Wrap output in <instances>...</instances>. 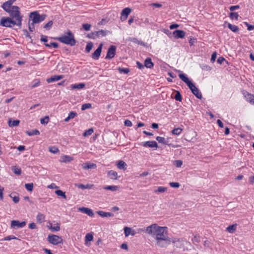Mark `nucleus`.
<instances>
[{
	"label": "nucleus",
	"instance_id": "13d9d810",
	"mask_svg": "<svg viewBox=\"0 0 254 254\" xmlns=\"http://www.w3.org/2000/svg\"><path fill=\"white\" fill-rule=\"evenodd\" d=\"M93 47V45L92 43H90L87 44L86 46V50L87 52H89L92 49Z\"/></svg>",
	"mask_w": 254,
	"mask_h": 254
},
{
	"label": "nucleus",
	"instance_id": "774afa93",
	"mask_svg": "<svg viewBox=\"0 0 254 254\" xmlns=\"http://www.w3.org/2000/svg\"><path fill=\"white\" fill-rule=\"evenodd\" d=\"M225 61V59L224 58H223V57H219L218 59H217V63H219V64H222L223 62Z\"/></svg>",
	"mask_w": 254,
	"mask_h": 254
},
{
	"label": "nucleus",
	"instance_id": "c9c22d12",
	"mask_svg": "<svg viewBox=\"0 0 254 254\" xmlns=\"http://www.w3.org/2000/svg\"><path fill=\"white\" fill-rule=\"evenodd\" d=\"M26 133L29 136H33V135H39L40 132L37 129H34V130H32L30 131H27Z\"/></svg>",
	"mask_w": 254,
	"mask_h": 254
},
{
	"label": "nucleus",
	"instance_id": "f03ea898",
	"mask_svg": "<svg viewBox=\"0 0 254 254\" xmlns=\"http://www.w3.org/2000/svg\"><path fill=\"white\" fill-rule=\"evenodd\" d=\"M176 71L180 73L179 76L180 78L184 81L189 87L191 92L198 99L202 98V94L199 89L189 80L187 76L182 73L180 70H176Z\"/></svg>",
	"mask_w": 254,
	"mask_h": 254
},
{
	"label": "nucleus",
	"instance_id": "7c9ffc66",
	"mask_svg": "<svg viewBox=\"0 0 254 254\" xmlns=\"http://www.w3.org/2000/svg\"><path fill=\"white\" fill-rule=\"evenodd\" d=\"M19 120H14L11 121V120H9L8 121V125L10 127H14L18 126L19 124Z\"/></svg>",
	"mask_w": 254,
	"mask_h": 254
},
{
	"label": "nucleus",
	"instance_id": "39448f33",
	"mask_svg": "<svg viewBox=\"0 0 254 254\" xmlns=\"http://www.w3.org/2000/svg\"><path fill=\"white\" fill-rule=\"evenodd\" d=\"M9 13L11 18L15 19L16 21L20 20L21 22L22 17L20 15L19 8L17 6H12L9 8L8 10H4Z\"/></svg>",
	"mask_w": 254,
	"mask_h": 254
},
{
	"label": "nucleus",
	"instance_id": "393cba45",
	"mask_svg": "<svg viewBox=\"0 0 254 254\" xmlns=\"http://www.w3.org/2000/svg\"><path fill=\"white\" fill-rule=\"evenodd\" d=\"M85 84L84 83H81L79 84H71L70 85V88L72 89H80L84 88Z\"/></svg>",
	"mask_w": 254,
	"mask_h": 254
},
{
	"label": "nucleus",
	"instance_id": "603ef678",
	"mask_svg": "<svg viewBox=\"0 0 254 254\" xmlns=\"http://www.w3.org/2000/svg\"><path fill=\"white\" fill-rule=\"evenodd\" d=\"M91 25L89 24H83L82 25V27H83V28L85 30V31H89L90 30V28H91Z\"/></svg>",
	"mask_w": 254,
	"mask_h": 254
},
{
	"label": "nucleus",
	"instance_id": "6e6d98bb",
	"mask_svg": "<svg viewBox=\"0 0 254 254\" xmlns=\"http://www.w3.org/2000/svg\"><path fill=\"white\" fill-rule=\"evenodd\" d=\"M96 35L97 36H104L106 35V32L103 30H100L96 32Z\"/></svg>",
	"mask_w": 254,
	"mask_h": 254
},
{
	"label": "nucleus",
	"instance_id": "f704fd0d",
	"mask_svg": "<svg viewBox=\"0 0 254 254\" xmlns=\"http://www.w3.org/2000/svg\"><path fill=\"white\" fill-rule=\"evenodd\" d=\"M228 27L230 29H231L233 32H237L239 30L238 26L235 25H232L230 23H228Z\"/></svg>",
	"mask_w": 254,
	"mask_h": 254
},
{
	"label": "nucleus",
	"instance_id": "9d476101",
	"mask_svg": "<svg viewBox=\"0 0 254 254\" xmlns=\"http://www.w3.org/2000/svg\"><path fill=\"white\" fill-rule=\"evenodd\" d=\"M243 95L246 100L250 104L254 105V95L247 92H244Z\"/></svg>",
	"mask_w": 254,
	"mask_h": 254
},
{
	"label": "nucleus",
	"instance_id": "a211bd4d",
	"mask_svg": "<svg viewBox=\"0 0 254 254\" xmlns=\"http://www.w3.org/2000/svg\"><path fill=\"white\" fill-rule=\"evenodd\" d=\"M173 34L177 39L183 38L186 35V33L183 30H176L173 32Z\"/></svg>",
	"mask_w": 254,
	"mask_h": 254
},
{
	"label": "nucleus",
	"instance_id": "0eeeda50",
	"mask_svg": "<svg viewBox=\"0 0 254 254\" xmlns=\"http://www.w3.org/2000/svg\"><path fill=\"white\" fill-rule=\"evenodd\" d=\"M47 240L50 243L54 245H57L63 243V240L61 237L56 235H49Z\"/></svg>",
	"mask_w": 254,
	"mask_h": 254
},
{
	"label": "nucleus",
	"instance_id": "6e6552de",
	"mask_svg": "<svg viewBox=\"0 0 254 254\" xmlns=\"http://www.w3.org/2000/svg\"><path fill=\"white\" fill-rule=\"evenodd\" d=\"M26 224L25 221L20 222L18 220H12L11 222V227L14 229L22 228L26 225Z\"/></svg>",
	"mask_w": 254,
	"mask_h": 254
},
{
	"label": "nucleus",
	"instance_id": "423d86ee",
	"mask_svg": "<svg viewBox=\"0 0 254 254\" xmlns=\"http://www.w3.org/2000/svg\"><path fill=\"white\" fill-rule=\"evenodd\" d=\"M30 20H31L33 24L38 23L43 21L45 17V15H39L37 11H34L30 13Z\"/></svg>",
	"mask_w": 254,
	"mask_h": 254
},
{
	"label": "nucleus",
	"instance_id": "6ab92c4d",
	"mask_svg": "<svg viewBox=\"0 0 254 254\" xmlns=\"http://www.w3.org/2000/svg\"><path fill=\"white\" fill-rule=\"evenodd\" d=\"M73 160V157L70 156L66 155H62L61 156L60 161L61 162L66 163V162H70L71 161H72Z\"/></svg>",
	"mask_w": 254,
	"mask_h": 254
},
{
	"label": "nucleus",
	"instance_id": "ddd939ff",
	"mask_svg": "<svg viewBox=\"0 0 254 254\" xmlns=\"http://www.w3.org/2000/svg\"><path fill=\"white\" fill-rule=\"evenodd\" d=\"M47 227L52 232H58L60 230V225L58 223H56L53 225L52 223L49 222Z\"/></svg>",
	"mask_w": 254,
	"mask_h": 254
},
{
	"label": "nucleus",
	"instance_id": "8fccbe9b",
	"mask_svg": "<svg viewBox=\"0 0 254 254\" xmlns=\"http://www.w3.org/2000/svg\"><path fill=\"white\" fill-rule=\"evenodd\" d=\"M169 185L173 188H178L180 186L179 183L177 182H171L169 183Z\"/></svg>",
	"mask_w": 254,
	"mask_h": 254
},
{
	"label": "nucleus",
	"instance_id": "f8f14e48",
	"mask_svg": "<svg viewBox=\"0 0 254 254\" xmlns=\"http://www.w3.org/2000/svg\"><path fill=\"white\" fill-rule=\"evenodd\" d=\"M103 46V44L101 43L98 47V48L96 49V50L94 52V53L92 54V57L93 59L95 60H98L100 56L101 51H102V48Z\"/></svg>",
	"mask_w": 254,
	"mask_h": 254
},
{
	"label": "nucleus",
	"instance_id": "2f4dec72",
	"mask_svg": "<svg viewBox=\"0 0 254 254\" xmlns=\"http://www.w3.org/2000/svg\"><path fill=\"white\" fill-rule=\"evenodd\" d=\"M167 190V188H166V187H158L156 190H154V192L155 193H157V192H161V193H163V192H165V191H166Z\"/></svg>",
	"mask_w": 254,
	"mask_h": 254
},
{
	"label": "nucleus",
	"instance_id": "4468645a",
	"mask_svg": "<svg viewBox=\"0 0 254 254\" xmlns=\"http://www.w3.org/2000/svg\"><path fill=\"white\" fill-rule=\"evenodd\" d=\"M78 211L81 212L83 213L86 214L89 216L93 217L94 215V213L93 211L88 208L86 207H79L78 208Z\"/></svg>",
	"mask_w": 254,
	"mask_h": 254
},
{
	"label": "nucleus",
	"instance_id": "72a5a7b5",
	"mask_svg": "<svg viewBox=\"0 0 254 254\" xmlns=\"http://www.w3.org/2000/svg\"><path fill=\"white\" fill-rule=\"evenodd\" d=\"M12 170L15 174L17 175H20L21 173V169L17 166L12 167Z\"/></svg>",
	"mask_w": 254,
	"mask_h": 254
},
{
	"label": "nucleus",
	"instance_id": "052dcab7",
	"mask_svg": "<svg viewBox=\"0 0 254 254\" xmlns=\"http://www.w3.org/2000/svg\"><path fill=\"white\" fill-rule=\"evenodd\" d=\"M52 25H53L52 21H50L49 22H48L45 25L44 27V28L49 29L51 27Z\"/></svg>",
	"mask_w": 254,
	"mask_h": 254
},
{
	"label": "nucleus",
	"instance_id": "e433bc0d",
	"mask_svg": "<svg viewBox=\"0 0 254 254\" xmlns=\"http://www.w3.org/2000/svg\"><path fill=\"white\" fill-rule=\"evenodd\" d=\"M182 130L183 129L180 127L176 128L172 130V133L174 135H178L181 134Z\"/></svg>",
	"mask_w": 254,
	"mask_h": 254
},
{
	"label": "nucleus",
	"instance_id": "b1692460",
	"mask_svg": "<svg viewBox=\"0 0 254 254\" xmlns=\"http://www.w3.org/2000/svg\"><path fill=\"white\" fill-rule=\"evenodd\" d=\"M97 214L103 217H109L113 216V214L110 212H106L103 211H99L97 212Z\"/></svg>",
	"mask_w": 254,
	"mask_h": 254
},
{
	"label": "nucleus",
	"instance_id": "bf43d9fd",
	"mask_svg": "<svg viewBox=\"0 0 254 254\" xmlns=\"http://www.w3.org/2000/svg\"><path fill=\"white\" fill-rule=\"evenodd\" d=\"M175 99L177 100V101H181L182 100V97H181V95L180 94V93L179 92H177L175 96Z\"/></svg>",
	"mask_w": 254,
	"mask_h": 254
},
{
	"label": "nucleus",
	"instance_id": "c03bdc74",
	"mask_svg": "<svg viewBox=\"0 0 254 254\" xmlns=\"http://www.w3.org/2000/svg\"><path fill=\"white\" fill-rule=\"evenodd\" d=\"M49 118L48 116H46L44 118L41 119L40 123L42 125H46L48 123Z\"/></svg>",
	"mask_w": 254,
	"mask_h": 254
},
{
	"label": "nucleus",
	"instance_id": "5701e85b",
	"mask_svg": "<svg viewBox=\"0 0 254 254\" xmlns=\"http://www.w3.org/2000/svg\"><path fill=\"white\" fill-rule=\"evenodd\" d=\"M14 1H12L11 0H9L7 1L4 2L2 5V8L4 10H8L9 8L11 7L12 6L11 5L14 2Z\"/></svg>",
	"mask_w": 254,
	"mask_h": 254
},
{
	"label": "nucleus",
	"instance_id": "4d7b16f0",
	"mask_svg": "<svg viewBox=\"0 0 254 254\" xmlns=\"http://www.w3.org/2000/svg\"><path fill=\"white\" fill-rule=\"evenodd\" d=\"M13 239H17V238L13 236H9L6 237H5L2 240V241H10V240H13Z\"/></svg>",
	"mask_w": 254,
	"mask_h": 254
},
{
	"label": "nucleus",
	"instance_id": "f257e3e1",
	"mask_svg": "<svg viewBox=\"0 0 254 254\" xmlns=\"http://www.w3.org/2000/svg\"><path fill=\"white\" fill-rule=\"evenodd\" d=\"M143 231L153 237L155 240L156 245L160 248H165L170 244L171 240L168 237V229L166 227L159 226L154 223L145 229H138V232Z\"/></svg>",
	"mask_w": 254,
	"mask_h": 254
},
{
	"label": "nucleus",
	"instance_id": "37998d69",
	"mask_svg": "<svg viewBox=\"0 0 254 254\" xmlns=\"http://www.w3.org/2000/svg\"><path fill=\"white\" fill-rule=\"evenodd\" d=\"M9 196L12 199V200L14 203H17L19 201V196L17 195H13V193H11L9 195Z\"/></svg>",
	"mask_w": 254,
	"mask_h": 254
},
{
	"label": "nucleus",
	"instance_id": "a878e982",
	"mask_svg": "<svg viewBox=\"0 0 254 254\" xmlns=\"http://www.w3.org/2000/svg\"><path fill=\"white\" fill-rule=\"evenodd\" d=\"M154 64L150 58H147L144 61V66L147 68H151L153 67Z\"/></svg>",
	"mask_w": 254,
	"mask_h": 254
},
{
	"label": "nucleus",
	"instance_id": "58836bf2",
	"mask_svg": "<svg viewBox=\"0 0 254 254\" xmlns=\"http://www.w3.org/2000/svg\"><path fill=\"white\" fill-rule=\"evenodd\" d=\"M156 140L159 143H163L164 144H166L167 143V141L166 140V139L164 137H163L157 136L156 137Z\"/></svg>",
	"mask_w": 254,
	"mask_h": 254
},
{
	"label": "nucleus",
	"instance_id": "79ce46f5",
	"mask_svg": "<svg viewBox=\"0 0 254 254\" xmlns=\"http://www.w3.org/2000/svg\"><path fill=\"white\" fill-rule=\"evenodd\" d=\"M49 150L50 152L54 154H56L59 152V149L55 146H51L49 147Z\"/></svg>",
	"mask_w": 254,
	"mask_h": 254
},
{
	"label": "nucleus",
	"instance_id": "ea45409f",
	"mask_svg": "<svg viewBox=\"0 0 254 254\" xmlns=\"http://www.w3.org/2000/svg\"><path fill=\"white\" fill-rule=\"evenodd\" d=\"M25 188L26 189L29 191H32L33 189V183H28L25 184Z\"/></svg>",
	"mask_w": 254,
	"mask_h": 254
},
{
	"label": "nucleus",
	"instance_id": "a18cd8bd",
	"mask_svg": "<svg viewBox=\"0 0 254 254\" xmlns=\"http://www.w3.org/2000/svg\"><path fill=\"white\" fill-rule=\"evenodd\" d=\"M92 107V105L90 103H86L83 104L81 106V110L84 111L87 109H90Z\"/></svg>",
	"mask_w": 254,
	"mask_h": 254
},
{
	"label": "nucleus",
	"instance_id": "a19ab883",
	"mask_svg": "<svg viewBox=\"0 0 254 254\" xmlns=\"http://www.w3.org/2000/svg\"><path fill=\"white\" fill-rule=\"evenodd\" d=\"M45 45L49 48H51L52 47L54 48H57L58 47V44L57 43L50 42L49 43H45Z\"/></svg>",
	"mask_w": 254,
	"mask_h": 254
},
{
	"label": "nucleus",
	"instance_id": "aec40b11",
	"mask_svg": "<svg viewBox=\"0 0 254 254\" xmlns=\"http://www.w3.org/2000/svg\"><path fill=\"white\" fill-rule=\"evenodd\" d=\"M63 78H64V75H54L49 78H48L47 79V82L48 83H51L52 82L58 81L59 80L63 79Z\"/></svg>",
	"mask_w": 254,
	"mask_h": 254
},
{
	"label": "nucleus",
	"instance_id": "49530a36",
	"mask_svg": "<svg viewBox=\"0 0 254 254\" xmlns=\"http://www.w3.org/2000/svg\"><path fill=\"white\" fill-rule=\"evenodd\" d=\"M118 70L121 73H124L125 74H127L129 72V69L128 68H124L121 67H119Z\"/></svg>",
	"mask_w": 254,
	"mask_h": 254
},
{
	"label": "nucleus",
	"instance_id": "e2e57ef3",
	"mask_svg": "<svg viewBox=\"0 0 254 254\" xmlns=\"http://www.w3.org/2000/svg\"><path fill=\"white\" fill-rule=\"evenodd\" d=\"M77 114L74 112H70L68 115L69 118L72 119H73L76 116Z\"/></svg>",
	"mask_w": 254,
	"mask_h": 254
},
{
	"label": "nucleus",
	"instance_id": "412c9836",
	"mask_svg": "<svg viewBox=\"0 0 254 254\" xmlns=\"http://www.w3.org/2000/svg\"><path fill=\"white\" fill-rule=\"evenodd\" d=\"M93 240V236L91 233H88L85 236V245L89 247L90 246L89 242L92 241Z\"/></svg>",
	"mask_w": 254,
	"mask_h": 254
},
{
	"label": "nucleus",
	"instance_id": "cd10ccee",
	"mask_svg": "<svg viewBox=\"0 0 254 254\" xmlns=\"http://www.w3.org/2000/svg\"><path fill=\"white\" fill-rule=\"evenodd\" d=\"M108 175L110 178L113 180H116L118 178V173L113 170L108 171Z\"/></svg>",
	"mask_w": 254,
	"mask_h": 254
},
{
	"label": "nucleus",
	"instance_id": "dca6fc26",
	"mask_svg": "<svg viewBox=\"0 0 254 254\" xmlns=\"http://www.w3.org/2000/svg\"><path fill=\"white\" fill-rule=\"evenodd\" d=\"M131 12V9L129 8H125L124 9L121 13V19L122 20H126L129 14Z\"/></svg>",
	"mask_w": 254,
	"mask_h": 254
},
{
	"label": "nucleus",
	"instance_id": "4c0bfd02",
	"mask_svg": "<svg viewBox=\"0 0 254 254\" xmlns=\"http://www.w3.org/2000/svg\"><path fill=\"white\" fill-rule=\"evenodd\" d=\"M55 193L57 195L62 196V197H63L64 199H66V196L65 194V192L61 190H56Z\"/></svg>",
	"mask_w": 254,
	"mask_h": 254
},
{
	"label": "nucleus",
	"instance_id": "de8ad7c7",
	"mask_svg": "<svg viewBox=\"0 0 254 254\" xmlns=\"http://www.w3.org/2000/svg\"><path fill=\"white\" fill-rule=\"evenodd\" d=\"M93 132V129L92 128H90L86 130L83 133V135L84 136H87L90 135Z\"/></svg>",
	"mask_w": 254,
	"mask_h": 254
},
{
	"label": "nucleus",
	"instance_id": "20e7f679",
	"mask_svg": "<svg viewBox=\"0 0 254 254\" xmlns=\"http://www.w3.org/2000/svg\"><path fill=\"white\" fill-rule=\"evenodd\" d=\"M57 39L63 43L71 46H73L75 44V40H74V36L69 31L67 33V35L62 36Z\"/></svg>",
	"mask_w": 254,
	"mask_h": 254
},
{
	"label": "nucleus",
	"instance_id": "680f3d73",
	"mask_svg": "<svg viewBox=\"0 0 254 254\" xmlns=\"http://www.w3.org/2000/svg\"><path fill=\"white\" fill-rule=\"evenodd\" d=\"M125 125L127 127H131L132 126V123L130 121L127 120L124 122Z\"/></svg>",
	"mask_w": 254,
	"mask_h": 254
},
{
	"label": "nucleus",
	"instance_id": "338daca9",
	"mask_svg": "<svg viewBox=\"0 0 254 254\" xmlns=\"http://www.w3.org/2000/svg\"><path fill=\"white\" fill-rule=\"evenodd\" d=\"M29 228L31 229H36V225L34 223H31L29 224Z\"/></svg>",
	"mask_w": 254,
	"mask_h": 254
},
{
	"label": "nucleus",
	"instance_id": "69168bd1",
	"mask_svg": "<svg viewBox=\"0 0 254 254\" xmlns=\"http://www.w3.org/2000/svg\"><path fill=\"white\" fill-rule=\"evenodd\" d=\"M216 56H217L216 53H214L212 54V55L211 56V61L212 63L215 62V61L216 60Z\"/></svg>",
	"mask_w": 254,
	"mask_h": 254
},
{
	"label": "nucleus",
	"instance_id": "f3484780",
	"mask_svg": "<svg viewBox=\"0 0 254 254\" xmlns=\"http://www.w3.org/2000/svg\"><path fill=\"white\" fill-rule=\"evenodd\" d=\"M124 230L126 237H128L129 235L134 236L136 234L135 230L129 227H125Z\"/></svg>",
	"mask_w": 254,
	"mask_h": 254
},
{
	"label": "nucleus",
	"instance_id": "473e14b6",
	"mask_svg": "<svg viewBox=\"0 0 254 254\" xmlns=\"http://www.w3.org/2000/svg\"><path fill=\"white\" fill-rule=\"evenodd\" d=\"M237 224H233L232 225H230L227 228V230L230 233H234L236 229Z\"/></svg>",
	"mask_w": 254,
	"mask_h": 254
},
{
	"label": "nucleus",
	"instance_id": "9b49d317",
	"mask_svg": "<svg viewBox=\"0 0 254 254\" xmlns=\"http://www.w3.org/2000/svg\"><path fill=\"white\" fill-rule=\"evenodd\" d=\"M84 170L94 169L96 168V165L90 162H86L81 165Z\"/></svg>",
	"mask_w": 254,
	"mask_h": 254
},
{
	"label": "nucleus",
	"instance_id": "1a4fd4ad",
	"mask_svg": "<svg viewBox=\"0 0 254 254\" xmlns=\"http://www.w3.org/2000/svg\"><path fill=\"white\" fill-rule=\"evenodd\" d=\"M116 48L115 46H111L109 48L107 54L106 56V59H111L113 58L116 54Z\"/></svg>",
	"mask_w": 254,
	"mask_h": 254
},
{
	"label": "nucleus",
	"instance_id": "c85d7f7f",
	"mask_svg": "<svg viewBox=\"0 0 254 254\" xmlns=\"http://www.w3.org/2000/svg\"><path fill=\"white\" fill-rule=\"evenodd\" d=\"M36 219L38 223H42L45 221V216L42 213H39L36 216Z\"/></svg>",
	"mask_w": 254,
	"mask_h": 254
},
{
	"label": "nucleus",
	"instance_id": "c756f323",
	"mask_svg": "<svg viewBox=\"0 0 254 254\" xmlns=\"http://www.w3.org/2000/svg\"><path fill=\"white\" fill-rule=\"evenodd\" d=\"M117 167L120 169L125 170L127 167V164L123 161H119L117 164Z\"/></svg>",
	"mask_w": 254,
	"mask_h": 254
},
{
	"label": "nucleus",
	"instance_id": "7ed1b4c3",
	"mask_svg": "<svg viewBox=\"0 0 254 254\" xmlns=\"http://www.w3.org/2000/svg\"><path fill=\"white\" fill-rule=\"evenodd\" d=\"M0 24L7 27H11L15 25L20 27L21 25V22L20 20L16 21L11 17H3L0 20Z\"/></svg>",
	"mask_w": 254,
	"mask_h": 254
},
{
	"label": "nucleus",
	"instance_id": "2eb2a0df",
	"mask_svg": "<svg viewBox=\"0 0 254 254\" xmlns=\"http://www.w3.org/2000/svg\"><path fill=\"white\" fill-rule=\"evenodd\" d=\"M141 145L145 147L148 146L151 148H157L158 147L157 143L155 141H148L143 142L142 143Z\"/></svg>",
	"mask_w": 254,
	"mask_h": 254
},
{
	"label": "nucleus",
	"instance_id": "4be33fe9",
	"mask_svg": "<svg viewBox=\"0 0 254 254\" xmlns=\"http://www.w3.org/2000/svg\"><path fill=\"white\" fill-rule=\"evenodd\" d=\"M173 244H174L175 246L178 248H181L182 245L183 244L182 240H181L179 238H173L172 241H171Z\"/></svg>",
	"mask_w": 254,
	"mask_h": 254
},
{
	"label": "nucleus",
	"instance_id": "5fc2aeb1",
	"mask_svg": "<svg viewBox=\"0 0 254 254\" xmlns=\"http://www.w3.org/2000/svg\"><path fill=\"white\" fill-rule=\"evenodd\" d=\"M174 164L177 167H180L183 164V162L181 160H176L174 162Z\"/></svg>",
	"mask_w": 254,
	"mask_h": 254
},
{
	"label": "nucleus",
	"instance_id": "0e129e2a",
	"mask_svg": "<svg viewBox=\"0 0 254 254\" xmlns=\"http://www.w3.org/2000/svg\"><path fill=\"white\" fill-rule=\"evenodd\" d=\"M75 186L77 187L79 189H81L82 190L85 189V185L81 184H75Z\"/></svg>",
	"mask_w": 254,
	"mask_h": 254
},
{
	"label": "nucleus",
	"instance_id": "bb28decb",
	"mask_svg": "<svg viewBox=\"0 0 254 254\" xmlns=\"http://www.w3.org/2000/svg\"><path fill=\"white\" fill-rule=\"evenodd\" d=\"M103 189L112 191H116L119 190V187L118 186H107L104 187Z\"/></svg>",
	"mask_w": 254,
	"mask_h": 254
},
{
	"label": "nucleus",
	"instance_id": "864d4df0",
	"mask_svg": "<svg viewBox=\"0 0 254 254\" xmlns=\"http://www.w3.org/2000/svg\"><path fill=\"white\" fill-rule=\"evenodd\" d=\"M129 40L133 43H137L138 44H140V45H141L142 44V42L139 41L136 38H130L129 39Z\"/></svg>",
	"mask_w": 254,
	"mask_h": 254
},
{
	"label": "nucleus",
	"instance_id": "3c124183",
	"mask_svg": "<svg viewBox=\"0 0 254 254\" xmlns=\"http://www.w3.org/2000/svg\"><path fill=\"white\" fill-rule=\"evenodd\" d=\"M238 16V14L236 12H231L230 15V17L232 19H237Z\"/></svg>",
	"mask_w": 254,
	"mask_h": 254
},
{
	"label": "nucleus",
	"instance_id": "09e8293b",
	"mask_svg": "<svg viewBox=\"0 0 254 254\" xmlns=\"http://www.w3.org/2000/svg\"><path fill=\"white\" fill-rule=\"evenodd\" d=\"M40 84V81L38 80H34L31 84V87L32 88L38 86Z\"/></svg>",
	"mask_w": 254,
	"mask_h": 254
}]
</instances>
